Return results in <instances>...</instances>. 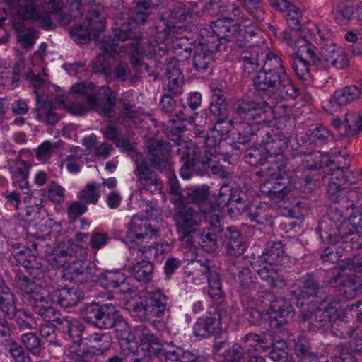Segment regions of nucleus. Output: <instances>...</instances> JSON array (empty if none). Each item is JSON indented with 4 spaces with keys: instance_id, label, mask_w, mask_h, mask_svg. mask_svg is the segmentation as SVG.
Wrapping results in <instances>:
<instances>
[{
    "instance_id": "obj_1",
    "label": "nucleus",
    "mask_w": 362,
    "mask_h": 362,
    "mask_svg": "<svg viewBox=\"0 0 362 362\" xmlns=\"http://www.w3.org/2000/svg\"><path fill=\"white\" fill-rule=\"evenodd\" d=\"M157 7L151 0H138L130 12L117 13L114 19L112 27L113 37L112 40L105 41L102 44L104 50L99 54L92 64L91 72L100 73L105 76L111 74L107 56L114 57L119 53L117 49L119 42L125 40L143 41V33L136 26L142 25L154 18L153 10Z\"/></svg>"
},
{
    "instance_id": "obj_2",
    "label": "nucleus",
    "mask_w": 362,
    "mask_h": 362,
    "mask_svg": "<svg viewBox=\"0 0 362 362\" xmlns=\"http://www.w3.org/2000/svg\"><path fill=\"white\" fill-rule=\"evenodd\" d=\"M253 83L256 91L269 98L277 95L284 100L294 99L299 95L298 89L286 73L281 59L272 52L267 54Z\"/></svg>"
},
{
    "instance_id": "obj_3",
    "label": "nucleus",
    "mask_w": 362,
    "mask_h": 362,
    "mask_svg": "<svg viewBox=\"0 0 362 362\" xmlns=\"http://www.w3.org/2000/svg\"><path fill=\"white\" fill-rule=\"evenodd\" d=\"M176 153L180 156L183 162L180 173L182 178L189 179L193 173L199 176L211 173L214 175L224 177L226 171L223 166L216 162L215 157L208 150L202 151L195 144L180 146Z\"/></svg>"
},
{
    "instance_id": "obj_4",
    "label": "nucleus",
    "mask_w": 362,
    "mask_h": 362,
    "mask_svg": "<svg viewBox=\"0 0 362 362\" xmlns=\"http://www.w3.org/2000/svg\"><path fill=\"white\" fill-rule=\"evenodd\" d=\"M299 46L298 52L305 53L312 62V66L317 69H326L332 65L339 69H343L349 66V59L343 49L334 42L325 43L322 46L318 57L315 52L316 47L310 43L304 37H300L296 41Z\"/></svg>"
},
{
    "instance_id": "obj_5",
    "label": "nucleus",
    "mask_w": 362,
    "mask_h": 362,
    "mask_svg": "<svg viewBox=\"0 0 362 362\" xmlns=\"http://www.w3.org/2000/svg\"><path fill=\"white\" fill-rule=\"evenodd\" d=\"M260 166L255 175L265 180L261 185L262 192L275 202L288 198L294 189V179L286 171L279 173L269 159Z\"/></svg>"
},
{
    "instance_id": "obj_6",
    "label": "nucleus",
    "mask_w": 362,
    "mask_h": 362,
    "mask_svg": "<svg viewBox=\"0 0 362 362\" xmlns=\"http://www.w3.org/2000/svg\"><path fill=\"white\" fill-rule=\"evenodd\" d=\"M340 303L334 297L319 302V305L313 311L302 310L299 323L303 332L317 329L332 328V325L340 317Z\"/></svg>"
},
{
    "instance_id": "obj_7",
    "label": "nucleus",
    "mask_w": 362,
    "mask_h": 362,
    "mask_svg": "<svg viewBox=\"0 0 362 362\" xmlns=\"http://www.w3.org/2000/svg\"><path fill=\"white\" fill-rule=\"evenodd\" d=\"M173 205V218L175 222L179 239L188 247H192L194 243L193 234L198 230L197 228L200 226L201 214H206L207 211L196 210L180 199L174 200Z\"/></svg>"
},
{
    "instance_id": "obj_8",
    "label": "nucleus",
    "mask_w": 362,
    "mask_h": 362,
    "mask_svg": "<svg viewBox=\"0 0 362 362\" xmlns=\"http://www.w3.org/2000/svg\"><path fill=\"white\" fill-rule=\"evenodd\" d=\"M95 88L90 83L86 86L84 83L75 84L71 87V92L76 94L86 96L87 105L90 110H94L107 118H113L115 115V105L117 97L115 93L110 87H103V93L98 95L89 93Z\"/></svg>"
},
{
    "instance_id": "obj_9",
    "label": "nucleus",
    "mask_w": 362,
    "mask_h": 362,
    "mask_svg": "<svg viewBox=\"0 0 362 362\" xmlns=\"http://www.w3.org/2000/svg\"><path fill=\"white\" fill-rule=\"evenodd\" d=\"M164 25L162 33L167 37L174 36L187 29L192 21V11L184 1L168 2V11L160 15Z\"/></svg>"
},
{
    "instance_id": "obj_10",
    "label": "nucleus",
    "mask_w": 362,
    "mask_h": 362,
    "mask_svg": "<svg viewBox=\"0 0 362 362\" xmlns=\"http://www.w3.org/2000/svg\"><path fill=\"white\" fill-rule=\"evenodd\" d=\"M262 138L259 141L268 156L283 153L286 151L288 152L297 151L300 147V144L296 136H286L279 129H272L266 127L262 131Z\"/></svg>"
},
{
    "instance_id": "obj_11",
    "label": "nucleus",
    "mask_w": 362,
    "mask_h": 362,
    "mask_svg": "<svg viewBox=\"0 0 362 362\" xmlns=\"http://www.w3.org/2000/svg\"><path fill=\"white\" fill-rule=\"evenodd\" d=\"M272 109V106L265 100L240 99L234 105V119L235 122L264 121L266 118L263 116L270 112Z\"/></svg>"
},
{
    "instance_id": "obj_12",
    "label": "nucleus",
    "mask_w": 362,
    "mask_h": 362,
    "mask_svg": "<svg viewBox=\"0 0 362 362\" xmlns=\"http://www.w3.org/2000/svg\"><path fill=\"white\" fill-rule=\"evenodd\" d=\"M337 206H331L319 222L317 232L322 240L332 238V235L340 236L341 225L346 221H351L353 218L346 215V210L342 211Z\"/></svg>"
},
{
    "instance_id": "obj_13",
    "label": "nucleus",
    "mask_w": 362,
    "mask_h": 362,
    "mask_svg": "<svg viewBox=\"0 0 362 362\" xmlns=\"http://www.w3.org/2000/svg\"><path fill=\"white\" fill-rule=\"evenodd\" d=\"M86 253L85 248L68 240L67 242L59 243L52 252L46 255V258L51 266L59 268L78 256L83 257Z\"/></svg>"
},
{
    "instance_id": "obj_14",
    "label": "nucleus",
    "mask_w": 362,
    "mask_h": 362,
    "mask_svg": "<svg viewBox=\"0 0 362 362\" xmlns=\"http://www.w3.org/2000/svg\"><path fill=\"white\" fill-rule=\"evenodd\" d=\"M147 154L152 166L158 171L170 170L171 146L162 139L150 138L146 142Z\"/></svg>"
},
{
    "instance_id": "obj_15",
    "label": "nucleus",
    "mask_w": 362,
    "mask_h": 362,
    "mask_svg": "<svg viewBox=\"0 0 362 362\" xmlns=\"http://www.w3.org/2000/svg\"><path fill=\"white\" fill-rule=\"evenodd\" d=\"M266 300L263 301L265 304L269 303V314L270 317L277 322L276 327L279 328L282 325L286 324L294 315V308L291 303L285 298H276L268 293L262 296Z\"/></svg>"
},
{
    "instance_id": "obj_16",
    "label": "nucleus",
    "mask_w": 362,
    "mask_h": 362,
    "mask_svg": "<svg viewBox=\"0 0 362 362\" xmlns=\"http://www.w3.org/2000/svg\"><path fill=\"white\" fill-rule=\"evenodd\" d=\"M11 255L17 262L27 269L29 274L35 279H41L44 275L42 264L37 257L31 254L29 246L16 243L11 248Z\"/></svg>"
},
{
    "instance_id": "obj_17",
    "label": "nucleus",
    "mask_w": 362,
    "mask_h": 362,
    "mask_svg": "<svg viewBox=\"0 0 362 362\" xmlns=\"http://www.w3.org/2000/svg\"><path fill=\"white\" fill-rule=\"evenodd\" d=\"M86 256H78L70 262L64 274L65 279L81 284L93 281L95 269L91 262L85 259Z\"/></svg>"
},
{
    "instance_id": "obj_18",
    "label": "nucleus",
    "mask_w": 362,
    "mask_h": 362,
    "mask_svg": "<svg viewBox=\"0 0 362 362\" xmlns=\"http://www.w3.org/2000/svg\"><path fill=\"white\" fill-rule=\"evenodd\" d=\"M130 233L133 234L134 239L131 243H135L137 249L143 253L146 249L150 247V240L152 236L156 235L158 230L152 228L151 225L148 223L146 220L137 217H133L130 223Z\"/></svg>"
},
{
    "instance_id": "obj_19",
    "label": "nucleus",
    "mask_w": 362,
    "mask_h": 362,
    "mask_svg": "<svg viewBox=\"0 0 362 362\" xmlns=\"http://www.w3.org/2000/svg\"><path fill=\"white\" fill-rule=\"evenodd\" d=\"M83 25L88 27L90 30L98 32V33H94L93 38L95 42H98V45L100 49L104 52L102 49V44L105 41L108 42L112 40L110 36L107 37L104 34H101L105 29L106 21L105 16L103 13L102 8L99 6L90 7L85 16L83 20Z\"/></svg>"
},
{
    "instance_id": "obj_20",
    "label": "nucleus",
    "mask_w": 362,
    "mask_h": 362,
    "mask_svg": "<svg viewBox=\"0 0 362 362\" xmlns=\"http://www.w3.org/2000/svg\"><path fill=\"white\" fill-rule=\"evenodd\" d=\"M238 130V136L233 148L238 151H243L240 145L247 146L251 142L258 143V138L262 139V131L266 127H260L259 122H235Z\"/></svg>"
},
{
    "instance_id": "obj_21",
    "label": "nucleus",
    "mask_w": 362,
    "mask_h": 362,
    "mask_svg": "<svg viewBox=\"0 0 362 362\" xmlns=\"http://www.w3.org/2000/svg\"><path fill=\"white\" fill-rule=\"evenodd\" d=\"M220 44H202L197 48L193 57V67L199 77L209 75L212 72L214 57L213 49H219Z\"/></svg>"
},
{
    "instance_id": "obj_22",
    "label": "nucleus",
    "mask_w": 362,
    "mask_h": 362,
    "mask_svg": "<svg viewBox=\"0 0 362 362\" xmlns=\"http://www.w3.org/2000/svg\"><path fill=\"white\" fill-rule=\"evenodd\" d=\"M329 287L327 285H320L315 276L307 274L303 279L301 290L297 296L298 301L300 298H315L317 302L327 300L334 298L329 294Z\"/></svg>"
},
{
    "instance_id": "obj_23",
    "label": "nucleus",
    "mask_w": 362,
    "mask_h": 362,
    "mask_svg": "<svg viewBox=\"0 0 362 362\" xmlns=\"http://www.w3.org/2000/svg\"><path fill=\"white\" fill-rule=\"evenodd\" d=\"M221 236L226 252L232 257L243 255L247 248L244 235L235 226H228Z\"/></svg>"
},
{
    "instance_id": "obj_24",
    "label": "nucleus",
    "mask_w": 362,
    "mask_h": 362,
    "mask_svg": "<svg viewBox=\"0 0 362 362\" xmlns=\"http://www.w3.org/2000/svg\"><path fill=\"white\" fill-rule=\"evenodd\" d=\"M322 241L327 240L330 243L321 253L320 258L324 262H337L343 255L355 250L348 239L340 236L332 235V238H325Z\"/></svg>"
},
{
    "instance_id": "obj_25",
    "label": "nucleus",
    "mask_w": 362,
    "mask_h": 362,
    "mask_svg": "<svg viewBox=\"0 0 362 362\" xmlns=\"http://www.w3.org/2000/svg\"><path fill=\"white\" fill-rule=\"evenodd\" d=\"M329 198L334 202L339 203L341 208L346 210V215L349 218L356 219L357 214L362 211V204L360 203V193L356 189L347 188Z\"/></svg>"
},
{
    "instance_id": "obj_26",
    "label": "nucleus",
    "mask_w": 362,
    "mask_h": 362,
    "mask_svg": "<svg viewBox=\"0 0 362 362\" xmlns=\"http://www.w3.org/2000/svg\"><path fill=\"white\" fill-rule=\"evenodd\" d=\"M223 332L221 316L219 311L209 313L199 317L194 325V334L204 338L218 335Z\"/></svg>"
},
{
    "instance_id": "obj_27",
    "label": "nucleus",
    "mask_w": 362,
    "mask_h": 362,
    "mask_svg": "<svg viewBox=\"0 0 362 362\" xmlns=\"http://www.w3.org/2000/svg\"><path fill=\"white\" fill-rule=\"evenodd\" d=\"M135 165H136L138 180L144 189L153 193L162 189V181L158 177L156 173L150 168L146 160L137 158L135 160Z\"/></svg>"
},
{
    "instance_id": "obj_28",
    "label": "nucleus",
    "mask_w": 362,
    "mask_h": 362,
    "mask_svg": "<svg viewBox=\"0 0 362 362\" xmlns=\"http://www.w3.org/2000/svg\"><path fill=\"white\" fill-rule=\"evenodd\" d=\"M101 280L107 289H115L122 294H130L134 292V286L130 282L131 278L120 271H105L101 274Z\"/></svg>"
},
{
    "instance_id": "obj_29",
    "label": "nucleus",
    "mask_w": 362,
    "mask_h": 362,
    "mask_svg": "<svg viewBox=\"0 0 362 362\" xmlns=\"http://www.w3.org/2000/svg\"><path fill=\"white\" fill-rule=\"evenodd\" d=\"M331 181L327 187V194L329 197L348 188L353 181L350 179L351 173L347 167H341L336 165L329 169Z\"/></svg>"
},
{
    "instance_id": "obj_30",
    "label": "nucleus",
    "mask_w": 362,
    "mask_h": 362,
    "mask_svg": "<svg viewBox=\"0 0 362 362\" xmlns=\"http://www.w3.org/2000/svg\"><path fill=\"white\" fill-rule=\"evenodd\" d=\"M357 215L359 217L358 221L351 219V221L344 223L340 228V234L344 238L348 239L356 250L362 246V211Z\"/></svg>"
},
{
    "instance_id": "obj_31",
    "label": "nucleus",
    "mask_w": 362,
    "mask_h": 362,
    "mask_svg": "<svg viewBox=\"0 0 362 362\" xmlns=\"http://www.w3.org/2000/svg\"><path fill=\"white\" fill-rule=\"evenodd\" d=\"M85 298V293L78 288L64 287L55 291L52 294V300L59 305L67 308L76 305Z\"/></svg>"
},
{
    "instance_id": "obj_32",
    "label": "nucleus",
    "mask_w": 362,
    "mask_h": 362,
    "mask_svg": "<svg viewBox=\"0 0 362 362\" xmlns=\"http://www.w3.org/2000/svg\"><path fill=\"white\" fill-rule=\"evenodd\" d=\"M209 111L216 117V123L221 124L228 118V103L222 89L212 90Z\"/></svg>"
},
{
    "instance_id": "obj_33",
    "label": "nucleus",
    "mask_w": 362,
    "mask_h": 362,
    "mask_svg": "<svg viewBox=\"0 0 362 362\" xmlns=\"http://www.w3.org/2000/svg\"><path fill=\"white\" fill-rule=\"evenodd\" d=\"M78 346L90 348H97L98 351L103 353L104 351H107L110 346L111 337L108 334L93 332L90 334H87L85 332L78 336Z\"/></svg>"
},
{
    "instance_id": "obj_34",
    "label": "nucleus",
    "mask_w": 362,
    "mask_h": 362,
    "mask_svg": "<svg viewBox=\"0 0 362 362\" xmlns=\"http://www.w3.org/2000/svg\"><path fill=\"white\" fill-rule=\"evenodd\" d=\"M37 106L36 118L47 125H55L60 119V115L56 112V107L49 100L41 101L39 95H37Z\"/></svg>"
},
{
    "instance_id": "obj_35",
    "label": "nucleus",
    "mask_w": 362,
    "mask_h": 362,
    "mask_svg": "<svg viewBox=\"0 0 362 362\" xmlns=\"http://www.w3.org/2000/svg\"><path fill=\"white\" fill-rule=\"evenodd\" d=\"M53 325L62 333L68 334L71 339L81 336L86 332V326L77 320H71L68 317L58 316Z\"/></svg>"
},
{
    "instance_id": "obj_36",
    "label": "nucleus",
    "mask_w": 362,
    "mask_h": 362,
    "mask_svg": "<svg viewBox=\"0 0 362 362\" xmlns=\"http://www.w3.org/2000/svg\"><path fill=\"white\" fill-rule=\"evenodd\" d=\"M166 76L168 79V84L165 87L168 91L173 92L175 94H181L182 91V84L183 75L176 60L172 59L167 64Z\"/></svg>"
},
{
    "instance_id": "obj_37",
    "label": "nucleus",
    "mask_w": 362,
    "mask_h": 362,
    "mask_svg": "<svg viewBox=\"0 0 362 362\" xmlns=\"http://www.w3.org/2000/svg\"><path fill=\"white\" fill-rule=\"evenodd\" d=\"M142 41H132L127 45V50L130 57V64L134 69V74L132 77L131 83L134 84L140 76V73L143 66V55L144 53V47L141 44Z\"/></svg>"
},
{
    "instance_id": "obj_38",
    "label": "nucleus",
    "mask_w": 362,
    "mask_h": 362,
    "mask_svg": "<svg viewBox=\"0 0 362 362\" xmlns=\"http://www.w3.org/2000/svg\"><path fill=\"white\" fill-rule=\"evenodd\" d=\"M261 258L269 264L281 265L285 262L287 256L281 242L278 241L268 243Z\"/></svg>"
},
{
    "instance_id": "obj_39",
    "label": "nucleus",
    "mask_w": 362,
    "mask_h": 362,
    "mask_svg": "<svg viewBox=\"0 0 362 362\" xmlns=\"http://www.w3.org/2000/svg\"><path fill=\"white\" fill-rule=\"evenodd\" d=\"M260 55L263 56V53H259L257 50H247L242 52L239 58V62L242 64V74L243 77H250L252 74L257 71L260 66Z\"/></svg>"
},
{
    "instance_id": "obj_40",
    "label": "nucleus",
    "mask_w": 362,
    "mask_h": 362,
    "mask_svg": "<svg viewBox=\"0 0 362 362\" xmlns=\"http://www.w3.org/2000/svg\"><path fill=\"white\" fill-rule=\"evenodd\" d=\"M105 303L95 300L85 303L79 310L80 317L87 324L95 327Z\"/></svg>"
},
{
    "instance_id": "obj_41",
    "label": "nucleus",
    "mask_w": 362,
    "mask_h": 362,
    "mask_svg": "<svg viewBox=\"0 0 362 362\" xmlns=\"http://www.w3.org/2000/svg\"><path fill=\"white\" fill-rule=\"evenodd\" d=\"M267 333L264 332L260 334L250 332L246 334L242 338V341L245 344L247 354L258 351H267L268 349V339H267Z\"/></svg>"
},
{
    "instance_id": "obj_42",
    "label": "nucleus",
    "mask_w": 362,
    "mask_h": 362,
    "mask_svg": "<svg viewBox=\"0 0 362 362\" xmlns=\"http://www.w3.org/2000/svg\"><path fill=\"white\" fill-rule=\"evenodd\" d=\"M120 315L115 305L105 303L95 327L103 330L111 329Z\"/></svg>"
},
{
    "instance_id": "obj_43",
    "label": "nucleus",
    "mask_w": 362,
    "mask_h": 362,
    "mask_svg": "<svg viewBox=\"0 0 362 362\" xmlns=\"http://www.w3.org/2000/svg\"><path fill=\"white\" fill-rule=\"evenodd\" d=\"M15 163L18 166L11 171L14 183L20 189H25V193L29 194L28 177L31 165L23 160H16Z\"/></svg>"
},
{
    "instance_id": "obj_44",
    "label": "nucleus",
    "mask_w": 362,
    "mask_h": 362,
    "mask_svg": "<svg viewBox=\"0 0 362 362\" xmlns=\"http://www.w3.org/2000/svg\"><path fill=\"white\" fill-rule=\"evenodd\" d=\"M165 296H160L159 298L156 296L144 297V306L146 308V319L149 320L150 316L162 317L166 308Z\"/></svg>"
},
{
    "instance_id": "obj_45",
    "label": "nucleus",
    "mask_w": 362,
    "mask_h": 362,
    "mask_svg": "<svg viewBox=\"0 0 362 362\" xmlns=\"http://www.w3.org/2000/svg\"><path fill=\"white\" fill-rule=\"evenodd\" d=\"M202 265L204 267L202 274L206 275L207 276V280L210 288V295L214 298H220L223 296V293L218 274L212 270L209 265V260H206Z\"/></svg>"
},
{
    "instance_id": "obj_46",
    "label": "nucleus",
    "mask_w": 362,
    "mask_h": 362,
    "mask_svg": "<svg viewBox=\"0 0 362 362\" xmlns=\"http://www.w3.org/2000/svg\"><path fill=\"white\" fill-rule=\"evenodd\" d=\"M210 197L209 187L206 185L194 187L189 189L184 199L187 204H193L197 206H202L209 202Z\"/></svg>"
},
{
    "instance_id": "obj_47",
    "label": "nucleus",
    "mask_w": 362,
    "mask_h": 362,
    "mask_svg": "<svg viewBox=\"0 0 362 362\" xmlns=\"http://www.w3.org/2000/svg\"><path fill=\"white\" fill-rule=\"evenodd\" d=\"M294 351L296 356L300 358V362L316 361V358L318 357L317 353L313 351L310 340L304 337L298 338Z\"/></svg>"
},
{
    "instance_id": "obj_48",
    "label": "nucleus",
    "mask_w": 362,
    "mask_h": 362,
    "mask_svg": "<svg viewBox=\"0 0 362 362\" xmlns=\"http://www.w3.org/2000/svg\"><path fill=\"white\" fill-rule=\"evenodd\" d=\"M360 97V90L352 85L337 90L334 93L333 100L339 106H344L358 100Z\"/></svg>"
},
{
    "instance_id": "obj_49",
    "label": "nucleus",
    "mask_w": 362,
    "mask_h": 362,
    "mask_svg": "<svg viewBox=\"0 0 362 362\" xmlns=\"http://www.w3.org/2000/svg\"><path fill=\"white\" fill-rule=\"evenodd\" d=\"M233 22V20L230 18H218L213 22L211 28L220 42L222 40L226 42L228 37H231L229 36V33L232 32L233 27L235 25Z\"/></svg>"
},
{
    "instance_id": "obj_50",
    "label": "nucleus",
    "mask_w": 362,
    "mask_h": 362,
    "mask_svg": "<svg viewBox=\"0 0 362 362\" xmlns=\"http://www.w3.org/2000/svg\"><path fill=\"white\" fill-rule=\"evenodd\" d=\"M131 271L137 281L148 282L153 276V264L150 261H139L132 266Z\"/></svg>"
},
{
    "instance_id": "obj_51",
    "label": "nucleus",
    "mask_w": 362,
    "mask_h": 362,
    "mask_svg": "<svg viewBox=\"0 0 362 362\" xmlns=\"http://www.w3.org/2000/svg\"><path fill=\"white\" fill-rule=\"evenodd\" d=\"M139 344L141 349L147 352L148 355H155L156 356L163 345L157 337L149 332H142L140 334Z\"/></svg>"
},
{
    "instance_id": "obj_52",
    "label": "nucleus",
    "mask_w": 362,
    "mask_h": 362,
    "mask_svg": "<svg viewBox=\"0 0 362 362\" xmlns=\"http://www.w3.org/2000/svg\"><path fill=\"white\" fill-rule=\"evenodd\" d=\"M21 342L28 351L35 356H39L44 349V345L40 338L33 332L23 334Z\"/></svg>"
},
{
    "instance_id": "obj_53",
    "label": "nucleus",
    "mask_w": 362,
    "mask_h": 362,
    "mask_svg": "<svg viewBox=\"0 0 362 362\" xmlns=\"http://www.w3.org/2000/svg\"><path fill=\"white\" fill-rule=\"evenodd\" d=\"M357 328V326L351 325L350 322L339 318L335 321L333 325H332L331 332L336 337L346 339L351 337Z\"/></svg>"
},
{
    "instance_id": "obj_54",
    "label": "nucleus",
    "mask_w": 362,
    "mask_h": 362,
    "mask_svg": "<svg viewBox=\"0 0 362 362\" xmlns=\"http://www.w3.org/2000/svg\"><path fill=\"white\" fill-rule=\"evenodd\" d=\"M245 161L252 166L264 164L268 160V154L264 147L252 148L244 156Z\"/></svg>"
},
{
    "instance_id": "obj_55",
    "label": "nucleus",
    "mask_w": 362,
    "mask_h": 362,
    "mask_svg": "<svg viewBox=\"0 0 362 362\" xmlns=\"http://www.w3.org/2000/svg\"><path fill=\"white\" fill-rule=\"evenodd\" d=\"M357 279L355 276H342L340 278L339 294L346 298L352 299L356 296Z\"/></svg>"
},
{
    "instance_id": "obj_56",
    "label": "nucleus",
    "mask_w": 362,
    "mask_h": 362,
    "mask_svg": "<svg viewBox=\"0 0 362 362\" xmlns=\"http://www.w3.org/2000/svg\"><path fill=\"white\" fill-rule=\"evenodd\" d=\"M296 57L293 59L291 66L296 76L301 80H306L309 76V66L312 65L310 59H304L301 54H296Z\"/></svg>"
},
{
    "instance_id": "obj_57",
    "label": "nucleus",
    "mask_w": 362,
    "mask_h": 362,
    "mask_svg": "<svg viewBox=\"0 0 362 362\" xmlns=\"http://www.w3.org/2000/svg\"><path fill=\"white\" fill-rule=\"evenodd\" d=\"M344 134L356 135L362 128V116L354 113L347 114L344 120Z\"/></svg>"
},
{
    "instance_id": "obj_58",
    "label": "nucleus",
    "mask_w": 362,
    "mask_h": 362,
    "mask_svg": "<svg viewBox=\"0 0 362 362\" xmlns=\"http://www.w3.org/2000/svg\"><path fill=\"white\" fill-rule=\"evenodd\" d=\"M306 135L311 142L321 144L328 141L332 137L331 132L321 125L308 129Z\"/></svg>"
},
{
    "instance_id": "obj_59",
    "label": "nucleus",
    "mask_w": 362,
    "mask_h": 362,
    "mask_svg": "<svg viewBox=\"0 0 362 362\" xmlns=\"http://www.w3.org/2000/svg\"><path fill=\"white\" fill-rule=\"evenodd\" d=\"M112 329H115L117 337L119 341H124L127 343L132 341L133 336L130 332V327L122 315L113 325Z\"/></svg>"
},
{
    "instance_id": "obj_60",
    "label": "nucleus",
    "mask_w": 362,
    "mask_h": 362,
    "mask_svg": "<svg viewBox=\"0 0 362 362\" xmlns=\"http://www.w3.org/2000/svg\"><path fill=\"white\" fill-rule=\"evenodd\" d=\"M224 362H242L245 358V351L240 343H235L223 353Z\"/></svg>"
},
{
    "instance_id": "obj_61",
    "label": "nucleus",
    "mask_w": 362,
    "mask_h": 362,
    "mask_svg": "<svg viewBox=\"0 0 362 362\" xmlns=\"http://www.w3.org/2000/svg\"><path fill=\"white\" fill-rule=\"evenodd\" d=\"M11 317H14L16 323L21 331L30 330L33 328V323L34 320L30 313L24 310H17Z\"/></svg>"
},
{
    "instance_id": "obj_62",
    "label": "nucleus",
    "mask_w": 362,
    "mask_h": 362,
    "mask_svg": "<svg viewBox=\"0 0 362 362\" xmlns=\"http://www.w3.org/2000/svg\"><path fill=\"white\" fill-rule=\"evenodd\" d=\"M33 310L35 313L41 316L44 321L54 322L59 314L56 309L49 304L33 305Z\"/></svg>"
},
{
    "instance_id": "obj_63",
    "label": "nucleus",
    "mask_w": 362,
    "mask_h": 362,
    "mask_svg": "<svg viewBox=\"0 0 362 362\" xmlns=\"http://www.w3.org/2000/svg\"><path fill=\"white\" fill-rule=\"evenodd\" d=\"M134 134L132 132H127L124 135L117 139V141L115 143V146L122 152L127 153L128 155L136 153V144L132 141Z\"/></svg>"
},
{
    "instance_id": "obj_64",
    "label": "nucleus",
    "mask_w": 362,
    "mask_h": 362,
    "mask_svg": "<svg viewBox=\"0 0 362 362\" xmlns=\"http://www.w3.org/2000/svg\"><path fill=\"white\" fill-rule=\"evenodd\" d=\"M17 29L21 45L25 49H30L33 45L37 37V30L29 28L25 31L23 25H20Z\"/></svg>"
}]
</instances>
